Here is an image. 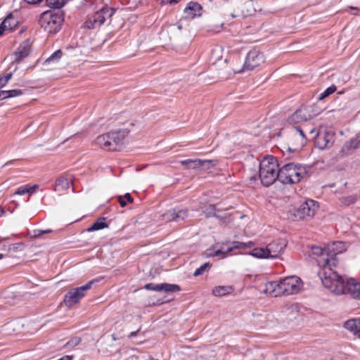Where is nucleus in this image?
Segmentation results:
<instances>
[{"mask_svg": "<svg viewBox=\"0 0 360 360\" xmlns=\"http://www.w3.org/2000/svg\"><path fill=\"white\" fill-rule=\"evenodd\" d=\"M303 288L302 280L295 276H287L278 281L264 284L263 293L272 297L289 296L299 293Z\"/></svg>", "mask_w": 360, "mask_h": 360, "instance_id": "obj_1", "label": "nucleus"}, {"mask_svg": "<svg viewBox=\"0 0 360 360\" xmlns=\"http://www.w3.org/2000/svg\"><path fill=\"white\" fill-rule=\"evenodd\" d=\"M321 268L319 269V276L323 285L328 288L331 292L336 295L345 293V285L344 279L333 269L332 263L327 265L326 259L319 261Z\"/></svg>", "mask_w": 360, "mask_h": 360, "instance_id": "obj_2", "label": "nucleus"}, {"mask_svg": "<svg viewBox=\"0 0 360 360\" xmlns=\"http://www.w3.org/2000/svg\"><path fill=\"white\" fill-rule=\"evenodd\" d=\"M259 177L264 186H269L276 179L279 181L280 169L277 160L273 156L264 157L259 163Z\"/></svg>", "mask_w": 360, "mask_h": 360, "instance_id": "obj_3", "label": "nucleus"}, {"mask_svg": "<svg viewBox=\"0 0 360 360\" xmlns=\"http://www.w3.org/2000/svg\"><path fill=\"white\" fill-rule=\"evenodd\" d=\"M265 61V56L263 53L258 50L252 49L247 54L245 63L243 66L233 65L221 73L222 78H229L235 74L240 73L245 70H252L263 64Z\"/></svg>", "mask_w": 360, "mask_h": 360, "instance_id": "obj_4", "label": "nucleus"}, {"mask_svg": "<svg viewBox=\"0 0 360 360\" xmlns=\"http://www.w3.org/2000/svg\"><path fill=\"white\" fill-rule=\"evenodd\" d=\"M317 113L314 112L313 108L311 106H301L298 108L289 118V122L291 124L298 125L295 127L297 132H299L302 139H304V133L309 132L313 133L314 131V128H309L305 124L306 122L311 120Z\"/></svg>", "mask_w": 360, "mask_h": 360, "instance_id": "obj_5", "label": "nucleus"}, {"mask_svg": "<svg viewBox=\"0 0 360 360\" xmlns=\"http://www.w3.org/2000/svg\"><path fill=\"white\" fill-rule=\"evenodd\" d=\"M63 21L64 16L61 11H47L41 14L39 23L45 32L55 34L60 30Z\"/></svg>", "mask_w": 360, "mask_h": 360, "instance_id": "obj_6", "label": "nucleus"}, {"mask_svg": "<svg viewBox=\"0 0 360 360\" xmlns=\"http://www.w3.org/2000/svg\"><path fill=\"white\" fill-rule=\"evenodd\" d=\"M286 245L287 243L285 240L278 239L269 243L266 248H254L250 255L257 258L274 259L283 253Z\"/></svg>", "mask_w": 360, "mask_h": 360, "instance_id": "obj_7", "label": "nucleus"}, {"mask_svg": "<svg viewBox=\"0 0 360 360\" xmlns=\"http://www.w3.org/2000/svg\"><path fill=\"white\" fill-rule=\"evenodd\" d=\"M307 174L305 167L289 163L280 169L279 181L283 184H296Z\"/></svg>", "mask_w": 360, "mask_h": 360, "instance_id": "obj_8", "label": "nucleus"}, {"mask_svg": "<svg viewBox=\"0 0 360 360\" xmlns=\"http://www.w3.org/2000/svg\"><path fill=\"white\" fill-rule=\"evenodd\" d=\"M319 205L313 200L303 202L298 208L289 210L288 217L293 221L312 217L318 210Z\"/></svg>", "mask_w": 360, "mask_h": 360, "instance_id": "obj_9", "label": "nucleus"}, {"mask_svg": "<svg viewBox=\"0 0 360 360\" xmlns=\"http://www.w3.org/2000/svg\"><path fill=\"white\" fill-rule=\"evenodd\" d=\"M252 242L241 243L238 241H233L231 244L228 243L214 245L210 249L207 250V255L208 257H221L224 258L227 254L235 249H245L252 247Z\"/></svg>", "mask_w": 360, "mask_h": 360, "instance_id": "obj_10", "label": "nucleus"}, {"mask_svg": "<svg viewBox=\"0 0 360 360\" xmlns=\"http://www.w3.org/2000/svg\"><path fill=\"white\" fill-rule=\"evenodd\" d=\"M335 141V133L330 128L321 127L318 130L314 144L320 150L330 148Z\"/></svg>", "mask_w": 360, "mask_h": 360, "instance_id": "obj_11", "label": "nucleus"}, {"mask_svg": "<svg viewBox=\"0 0 360 360\" xmlns=\"http://www.w3.org/2000/svg\"><path fill=\"white\" fill-rule=\"evenodd\" d=\"M113 13L114 10L112 8H103L89 18L84 22L83 27L86 29L97 28L103 24L107 19L110 18Z\"/></svg>", "mask_w": 360, "mask_h": 360, "instance_id": "obj_12", "label": "nucleus"}, {"mask_svg": "<svg viewBox=\"0 0 360 360\" xmlns=\"http://www.w3.org/2000/svg\"><path fill=\"white\" fill-rule=\"evenodd\" d=\"M94 281H90L85 285L72 289L65 296L64 302L65 305L70 307L72 305L78 303L79 300L84 296V292L91 288Z\"/></svg>", "mask_w": 360, "mask_h": 360, "instance_id": "obj_13", "label": "nucleus"}, {"mask_svg": "<svg viewBox=\"0 0 360 360\" xmlns=\"http://www.w3.org/2000/svg\"><path fill=\"white\" fill-rule=\"evenodd\" d=\"M255 12L252 0H238L233 5V12L231 16L234 18L237 17L245 18L251 15Z\"/></svg>", "mask_w": 360, "mask_h": 360, "instance_id": "obj_14", "label": "nucleus"}, {"mask_svg": "<svg viewBox=\"0 0 360 360\" xmlns=\"http://www.w3.org/2000/svg\"><path fill=\"white\" fill-rule=\"evenodd\" d=\"M124 127L115 131H110L112 141L116 144V149L119 150L124 143L127 137L130 128L134 126L132 122H126L123 123Z\"/></svg>", "mask_w": 360, "mask_h": 360, "instance_id": "obj_15", "label": "nucleus"}, {"mask_svg": "<svg viewBox=\"0 0 360 360\" xmlns=\"http://www.w3.org/2000/svg\"><path fill=\"white\" fill-rule=\"evenodd\" d=\"M188 214L187 209L175 207L167 210L161 216L162 221H179L185 219Z\"/></svg>", "mask_w": 360, "mask_h": 360, "instance_id": "obj_16", "label": "nucleus"}, {"mask_svg": "<svg viewBox=\"0 0 360 360\" xmlns=\"http://www.w3.org/2000/svg\"><path fill=\"white\" fill-rule=\"evenodd\" d=\"M144 288L148 290L165 292H173L180 290V287L178 285L169 283L155 284L150 283L146 284Z\"/></svg>", "mask_w": 360, "mask_h": 360, "instance_id": "obj_17", "label": "nucleus"}, {"mask_svg": "<svg viewBox=\"0 0 360 360\" xmlns=\"http://www.w3.org/2000/svg\"><path fill=\"white\" fill-rule=\"evenodd\" d=\"M95 144L105 150H117L110 132L98 136L95 139Z\"/></svg>", "mask_w": 360, "mask_h": 360, "instance_id": "obj_18", "label": "nucleus"}, {"mask_svg": "<svg viewBox=\"0 0 360 360\" xmlns=\"http://www.w3.org/2000/svg\"><path fill=\"white\" fill-rule=\"evenodd\" d=\"M311 254L314 256L316 257V260L318 265L321 268V264L319 261L321 259L327 260V265L332 263L333 265H336L337 261L335 259H330L329 256V252L328 250V247L326 248H322L318 246H314L311 248Z\"/></svg>", "mask_w": 360, "mask_h": 360, "instance_id": "obj_19", "label": "nucleus"}, {"mask_svg": "<svg viewBox=\"0 0 360 360\" xmlns=\"http://www.w3.org/2000/svg\"><path fill=\"white\" fill-rule=\"evenodd\" d=\"M63 56L61 50L58 49L49 56L44 63V67L47 69L61 68L60 59Z\"/></svg>", "mask_w": 360, "mask_h": 360, "instance_id": "obj_20", "label": "nucleus"}, {"mask_svg": "<svg viewBox=\"0 0 360 360\" xmlns=\"http://www.w3.org/2000/svg\"><path fill=\"white\" fill-rule=\"evenodd\" d=\"M202 6L197 2H189L184 10V17L188 19H193L196 16L202 15Z\"/></svg>", "mask_w": 360, "mask_h": 360, "instance_id": "obj_21", "label": "nucleus"}, {"mask_svg": "<svg viewBox=\"0 0 360 360\" xmlns=\"http://www.w3.org/2000/svg\"><path fill=\"white\" fill-rule=\"evenodd\" d=\"M30 52V45L29 42H22L13 54V63H19L29 55Z\"/></svg>", "mask_w": 360, "mask_h": 360, "instance_id": "obj_22", "label": "nucleus"}, {"mask_svg": "<svg viewBox=\"0 0 360 360\" xmlns=\"http://www.w3.org/2000/svg\"><path fill=\"white\" fill-rule=\"evenodd\" d=\"M345 292H348L353 298L360 300V282L354 278H349L345 285Z\"/></svg>", "mask_w": 360, "mask_h": 360, "instance_id": "obj_23", "label": "nucleus"}, {"mask_svg": "<svg viewBox=\"0 0 360 360\" xmlns=\"http://www.w3.org/2000/svg\"><path fill=\"white\" fill-rule=\"evenodd\" d=\"M330 259H335V255L342 253L347 250V245L342 241H337L328 246Z\"/></svg>", "mask_w": 360, "mask_h": 360, "instance_id": "obj_24", "label": "nucleus"}, {"mask_svg": "<svg viewBox=\"0 0 360 360\" xmlns=\"http://www.w3.org/2000/svg\"><path fill=\"white\" fill-rule=\"evenodd\" d=\"M344 328L359 338L360 333V318H354L345 322Z\"/></svg>", "mask_w": 360, "mask_h": 360, "instance_id": "obj_25", "label": "nucleus"}, {"mask_svg": "<svg viewBox=\"0 0 360 360\" xmlns=\"http://www.w3.org/2000/svg\"><path fill=\"white\" fill-rule=\"evenodd\" d=\"M72 184L71 176H62L58 177L55 182L54 190L56 191H66L69 188L70 185Z\"/></svg>", "mask_w": 360, "mask_h": 360, "instance_id": "obj_26", "label": "nucleus"}, {"mask_svg": "<svg viewBox=\"0 0 360 360\" xmlns=\"http://www.w3.org/2000/svg\"><path fill=\"white\" fill-rule=\"evenodd\" d=\"M360 148V143L356 138L351 139L345 143L340 152L342 155H349L352 153L356 149Z\"/></svg>", "mask_w": 360, "mask_h": 360, "instance_id": "obj_27", "label": "nucleus"}, {"mask_svg": "<svg viewBox=\"0 0 360 360\" xmlns=\"http://www.w3.org/2000/svg\"><path fill=\"white\" fill-rule=\"evenodd\" d=\"M234 289L231 285H219L215 286L212 292L214 296H225L229 295L233 292Z\"/></svg>", "mask_w": 360, "mask_h": 360, "instance_id": "obj_28", "label": "nucleus"}, {"mask_svg": "<svg viewBox=\"0 0 360 360\" xmlns=\"http://www.w3.org/2000/svg\"><path fill=\"white\" fill-rule=\"evenodd\" d=\"M181 164L188 169H200L202 165L200 159H188L181 161Z\"/></svg>", "mask_w": 360, "mask_h": 360, "instance_id": "obj_29", "label": "nucleus"}, {"mask_svg": "<svg viewBox=\"0 0 360 360\" xmlns=\"http://www.w3.org/2000/svg\"><path fill=\"white\" fill-rule=\"evenodd\" d=\"M38 188V185L33 184V185H26L25 186H21L18 188L16 191L15 192V194L17 195H25L27 193L32 194L36 191V190Z\"/></svg>", "mask_w": 360, "mask_h": 360, "instance_id": "obj_30", "label": "nucleus"}, {"mask_svg": "<svg viewBox=\"0 0 360 360\" xmlns=\"http://www.w3.org/2000/svg\"><path fill=\"white\" fill-rule=\"evenodd\" d=\"M300 310L299 307L296 304H292L288 307L285 311V316L288 319L292 320L297 317L299 315Z\"/></svg>", "mask_w": 360, "mask_h": 360, "instance_id": "obj_31", "label": "nucleus"}, {"mask_svg": "<svg viewBox=\"0 0 360 360\" xmlns=\"http://www.w3.org/2000/svg\"><path fill=\"white\" fill-rule=\"evenodd\" d=\"M106 227H108V225L105 222V219L101 218L98 219L96 221H95L89 228H88L87 231L89 232L98 231Z\"/></svg>", "mask_w": 360, "mask_h": 360, "instance_id": "obj_32", "label": "nucleus"}, {"mask_svg": "<svg viewBox=\"0 0 360 360\" xmlns=\"http://www.w3.org/2000/svg\"><path fill=\"white\" fill-rule=\"evenodd\" d=\"M22 91L20 89H13L9 91H1L0 92V98L4 99L10 97H15L22 95Z\"/></svg>", "mask_w": 360, "mask_h": 360, "instance_id": "obj_33", "label": "nucleus"}, {"mask_svg": "<svg viewBox=\"0 0 360 360\" xmlns=\"http://www.w3.org/2000/svg\"><path fill=\"white\" fill-rule=\"evenodd\" d=\"M224 23L217 20H212L209 22L207 25V30L209 32H218L223 27Z\"/></svg>", "mask_w": 360, "mask_h": 360, "instance_id": "obj_34", "label": "nucleus"}, {"mask_svg": "<svg viewBox=\"0 0 360 360\" xmlns=\"http://www.w3.org/2000/svg\"><path fill=\"white\" fill-rule=\"evenodd\" d=\"M68 1L69 0H46V4L49 7L53 8H60Z\"/></svg>", "mask_w": 360, "mask_h": 360, "instance_id": "obj_35", "label": "nucleus"}, {"mask_svg": "<svg viewBox=\"0 0 360 360\" xmlns=\"http://www.w3.org/2000/svg\"><path fill=\"white\" fill-rule=\"evenodd\" d=\"M8 19V21L5 25V30H11L13 27L16 26L17 21L13 18L12 13H9L4 20Z\"/></svg>", "mask_w": 360, "mask_h": 360, "instance_id": "obj_36", "label": "nucleus"}, {"mask_svg": "<svg viewBox=\"0 0 360 360\" xmlns=\"http://www.w3.org/2000/svg\"><path fill=\"white\" fill-rule=\"evenodd\" d=\"M119 203L121 207H125L127 205V201L129 202H133V198L131 196L129 193H126L123 197H119Z\"/></svg>", "mask_w": 360, "mask_h": 360, "instance_id": "obj_37", "label": "nucleus"}, {"mask_svg": "<svg viewBox=\"0 0 360 360\" xmlns=\"http://www.w3.org/2000/svg\"><path fill=\"white\" fill-rule=\"evenodd\" d=\"M200 168L201 169H209L211 167H213L216 165V162L214 160H201Z\"/></svg>", "mask_w": 360, "mask_h": 360, "instance_id": "obj_38", "label": "nucleus"}, {"mask_svg": "<svg viewBox=\"0 0 360 360\" xmlns=\"http://www.w3.org/2000/svg\"><path fill=\"white\" fill-rule=\"evenodd\" d=\"M335 91H336V86H335L332 85V86H329L323 93H321L320 94L319 99L322 100V99L326 98L327 96H328L331 94L334 93Z\"/></svg>", "mask_w": 360, "mask_h": 360, "instance_id": "obj_39", "label": "nucleus"}, {"mask_svg": "<svg viewBox=\"0 0 360 360\" xmlns=\"http://www.w3.org/2000/svg\"><path fill=\"white\" fill-rule=\"evenodd\" d=\"M210 267V264L209 262H206L202 264L199 268H198L195 272L193 273L194 276H198L202 274L207 269Z\"/></svg>", "mask_w": 360, "mask_h": 360, "instance_id": "obj_40", "label": "nucleus"}, {"mask_svg": "<svg viewBox=\"0 0 360 360\" xmlns=\"http://www.w3.org/2000/svg\"><path fill=\"white\" fill-rule=\"evenodd\" d=\"M342 202L345 205L354 204L356 201V198L354 195L344 197L341 199Z\"/></svg>", "mask_w": 360, "mask_h": 360, "instance_id": "obj_41", "label": "nucleus"}, {"mask_svg": "<svg viewBox=\"0 0 360 360\" xmlns=\"http://www.w3.org/2000/svg\"><path fill=\"white\" fill-rule=\"evenodd\" d=\"M8 18L7 20H4V21L1 22V24L0 25V36L3 34V33L5 31V25L6 23H7V22L8 21Z\"/></svg>", "mask_w": 360, "mask_h": 360, "instance_id": "obj_42", "label": "nucleus"}, {"mask_svg": "<svg viewBox=\"0 0 360 360\" xmlns=\"http://www.w3.org/2000/svg\"><path fill=\"white\" fill-rule=\"evenodd\" d=\"M179 0H162L161 1V3L162 4H174V3H177L179 2Z\"/></svg>", "mask_w": 360, "mask_h": 360, "instance_id": "obj_43", "label": "nucleus"}, {"mask_svg": "<svg viewBox=\"0 0 360 360\" xmlns=\"http://www.w3.org/2000/svg\"><path fill=\"white\" fill-rule=\"evenodd\" d=\"M179 0H162L161 1V3L162 4H174V3H177L179 2Z\"/></svg>", "mask_w": 360, "mask_h": 360, "instance_id": "obj_44", "label": "nucleus"}, {"mask_svg": "<svg viewBox=\"0 0 360 360\" xmlns=\"http://www.w3.org/2000/svg\"><path fill=\"white\" fill-rule=\"evenodd\" d=\"M24 1L29 4H36L41 2L42 0H24Z\"/></svg>", "mask_w": 360, "mask_h": 360, "instance_id": "obj_45", "label": "nucleus"}, {"mask_svg": "<svg viewBox=\"0 0 360 360\" xmlns=\"http://www.w3.org/2000/svg\"><path fill=\"white\" fill-rule=\"evenodd\" d=\"M7 81H4V77L0 78V87H3L7 84Z\"/></svg>", "mask_w": 360, "mask_h": 360, "instance_id": "obj_46", "label": "nucleus"}, {"mask_svg": "<svg viewBox=\"0 0 360 360\" xmlns=\"http://www.w3.org/2000/svg\"><path fill=\"white\" fill-rule=\"evenodd\" d=\"M79 340L76 339V340H70V342H68V345H77L78 343H79Z\"/></svg>", "mask_w": 360, "mask_h": 360, "instance_id": "obj_47", "label": "nucleus"}, {"mask_svg": "<svg viewBox=\"0 0 360 360\" xmlns=\"http://www.w3.org/2000/svg\"><path fill=\"white\" fill-rule=\"evenodd\" d=\"M12 73H8L6 76H4V81L8 82V80L11 78Z\"/></svg>", "mask_w": 360, "mask_h": 360, "instance_id": "obj_48", "label": "nucleus"}, {"mask_svg": "<svg viewBox=\"0 0 360 360\" xmlns=\"http://www.w3.org/2000/svg\"><path fill=\"white\" fill-rule=\"evenodd\" d=\"M51 231L50 229L44 230V231H40L37 236H39V235H41V234H44V233H50Z\"/></svg>", "mask_w": 360, "mask_h": 360, "instance_id": "obj_49", "label": "nucleus"}, {"mask_svg": "<svg viewBox=\"0 0 360 360\" xmlns=\"http://www.w3.org/2000/svg\"><path fill=\"white\" fill-rule=\"evenodd\" d=\"M136 332H131L130 334V336L131 337L134 336V335H136Z\"/></svg>", "mask_w": 360, "mask_h": 360, "instance_id": "obj_50", "label": "nucleus"}, {"mask_svg": "<svg viewBox=\"0 0 360 360\" xmlns=\"http://www.w3.org/2000/svg\"><path fill=\"white\" fill-rule=\"evenodd\" d=\"M215 205H210V207L212 208V210H214L215 209Z\"/></svg>", "mask_w": 360, "mask_h": 360, "instance_id": "obj_51", "label": "nucleus"}, {"mask_svg": "<svg viewBox=\"0 0 360 360\" xmlns=\"http://www.w3.org/2000/svg\"><path fill=\"white\" fill-rule=\"evenodd\" d=\"M4 213V210H1V212H0V217L1 216V214H3Z\"/></svg>", "mask_w": 360, "mask_h": 360, "instance_id": "obj_52", "label": "nucleus"}, {"mask_svg": "<svg viewBox=\"0 0 360 360\" xmlns=\"http://www.w3.org/2000/svg\"><path fill=\"white\" fill-rule=\"evenodd\" d=\"M3 257H4V255L0 253V259H1L3 258Z\"/></svg>", "mask_w": 360, "mask_h": 360, "instance_id": "obj_53", "label": "nucleus"}, {"mask_svg": "<svg viewBox=\"0 0 360 360\" xmlns=\"http://www.w3.org/2000/svg\"><path fill=\"white\" fill-rule=\"evenodd\" d=\"M178 28H179V30H181V25H179Z\"/></svg>", "mask_w": 360, "mask_h": 360, "instance_id": "obj_54", "label": "nucleus"}, {"mask_svg": "<svg viewBox=\"0 0 360 360\" xmlns=\"http://www.w3.org/2000/svg\"><path fill=\"white\" fill-rule=\"evenodd\" d=\"M359 338H360V333H359Z\"/></svg>", "mask_w": 360, "mask_h": 360, "instance_id": "obj_55", "label": "nucleus"}]
</instances>
